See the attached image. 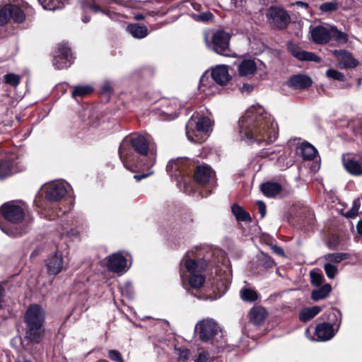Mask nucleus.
<instances>
[{
  "mask_svg": "<svg viewBox=\"0 0 362 362\" xmlns=\"http://www.w3.org/2000/svg\"><path fill=\"white\" fill-rule=\"evenodd\" d=\"M261 189L265 196L274 197L280 193L281 187L277 182H267L262 185Z\"/></svg>",
  "mask_w": 362,
  "mask_h": 362,
  "instance_id": "c85d7f7f",
  "label": "nucleus"
},
{
  "mask_svg": "<svg viewBox=\"0 0 362 362\" xmlns=\"http://www.w3.org/2000/svg\"><path fill=\"white\" fill-rule=\"evenodd\" d=\"M21 79V76L13 73L7 74L3 78L4 83L13 87H16L20 83Z\"/></svg>",
  "mask_w": 362,
  "mask_h": 362,
  "instance_id": "ea45409f",
  "label": "nucleus"
},
{
  "mask_svg": "<svg viewBox=\"0 0 362 362\" xmlns=\"http://www.w3.org/2000/svg\"><path fill=\"white\" fill-rule=\"evenodd\" d=\"M326 76L328 78H332L334 80H337L339 81H344V78H345L344 75L341 72H340L337 70L333 69H328L326 71Z\"/></svg>",
  "mask_w": 362,
  "mask_h": 362,
  "instance_id": "a18cd8bd",
  "label": "nucleus"
},
{
  "mask_svg": "<svg viewBox=\"0 0 362 362\" xmlns=\"http://www.w3.org/2000/svg\"><path fill=\"white\" fill-rule=\"evenodd\" d=\"M207 267L206 262L204 261H197L189 258L188 254H186L180 264V273L182 279H184V268L189 275L203 273Z\"/></svg>",
  "mask_w": 362,
  "mask_h": 362,
  "instance_id": "6e6552de",
  "label": "nucleus"
},
{
  "mask_svg": "<svg viewBox=\"0 0 362 362\" xmlns=\"http://www.w3.org/2000/svg\"><path fill=\"white\" fill-rule=\"evenodd\" d=\"M230 35L223 30H217L211 38V42L209 41L208 34H204V40L206 45L211 48L215 52L225 57L231 56L229 48Z\"/></svg>",
  "mask_w": 362,
  "mask_h": 362,
  "instance_id": "20e7f679",
  "label": "nucleus"
},
{
  "mask_svg": "<svg viewBox=\"0 0 362 362\" xmlns=\"http://www.w3.org/2000/svg\"><path fill=\"white\" fill-rule=\"evenodd\" d=\"M45 267L49 275L59 274L64 269L63 255L58 251L50 253L45 260Z\"/></svg>",
  "mask_w": 362,
  "mask_h": 362,
  "instance_id": "1a4fd4ad",
  "label": "nucleus"
},
{
  "mask_svg": "<svg viewBox=\"0 0 362 362\" xmlns=\"http://www.w3.org/2000/svg\"><path fill=\"white\" fill-rule=\"evenodd\" d=\"M231 211L237 221L245 222L252 221L250 215L245 211L243 207L238 204H235L231 206Z\"/></svg>",
  "mask_w": 362,
  "mask_h": 362,
  "instance_id": "7c9ffc66",
  "label": "nucleus"
},
{
  "mask_svg": "<svg viewBox=\"0 0 362 362\" xmlns=\"http://www.w3.org/2000/svg\"><path fill=\"white\" fill-rule=\"evenodd\" d=\"M216 83L211 76V73L206 71L201 77L199 84V90L206 95H214L217 92Z\"/></svg>",
  "mask_w": 362,
  "mask_h": 362,
  "instance_id": "412c9836",
  "label": "nucleus"
},
{
  "mask_svg": "<svg viewBox=\"0 0 362 362\" xmlns=\"http://www.w3.org/2000/svg\"><path fill=\"white\" fill-rule=\"evenodd\" d=\"M11 11L10 10V4L5 5L0 10V25H4L11 19Z\"/></svg>",
  "mask_w": 362,
  "mask_h": 362,
  "instance_id": "a19ab883",
  "label": "nucleus"
},
{
  "mask_svg": "<svg viewBox=\"0 0 362 362\" xmlns=\"http://www.w3.org/2000/svg\"><path fill=\"white\" fill-rule=\"evenodd\" d=\"M207 359H208V354L203 351L199 354L198 357L196 359H194V361L195 362H206Z\"/></svg>",
  "mask_w": 362,
  "mask_h": 362,
  "instance_id": "13d9d810",
  "label": "nucleus"
},
{
  "mask_svg": "<svg viewBox=\"0 0 362 362\" xmlns=\"http://www.w3.org/2000/svg\"><path fill=\"white\" fill-rule=\"evenodd\" d=\"M349 257L350 255L346 252L329 253L325 256V259L334 263H339Z\"/></svg>",
  "mask_w": 362,
  "mask_h": 362,
  "instance_id": "58836bf2",
  "label": "nucleus"
},
{
  "mask_svg": "<svg viewBox=\"0 0 362 362\" xmlns=\"http://www.w3.org/2000/svg\"><path fill=\"white\" fill-rule=\"evenodd\" d=\"M211 76L216 84L226 85L230 79L228 69L226 65H217L211 69Z\"/></svg>",
  "mask_w": 362,
  "mask_h": 362,
  "instance_id": "aec40b11",
  "label": "nucleus"
},
{
  "mask_svg": "<svg viewBox=\"0 0 362 362\" xmlns=\"http://www.w3.org/2000/svg\"><path fill=\"white\" fill-rule=\"evenodd\" d=\"M267 315V310L262 307H255L250 310V321L255 325L262 323Z\"/></svg>",
  "mask_w": 362,
  "mask_h": 362,
  "instance_id": "cd10ccee",
  "label": "nucleus"
},
{
  "mask_svg": "<svg viewBox=\"0 0 362 362\" xmlns=\"http://www.w3.org/2000/svg\"><path fill=\"white\" fill-rule=\"evenodd\" d=\"M272 250L275 254L281 257H285L284 251L281 247L278 245H272Z\"/></svg>",
  "mask_w": 362,
  "mask_h": 362,
  "instance_id": "bf43d9fd",
  "label": "nucleus"
},
{
  "mask_svg": "<svg viewBox=\"0 0 362 362\" xmlns=\"http://www.w3.org/2000/svg\"><path fill=\"white\" fill-rule=\"evenodd\" d=\"M294 4L298 6H300L302 8H308V4L306 2H304V1H297L295 2Z\"/></svg>",
  "mask_w": 362,
  "mask_h": 362,
  "instance_id": "680f3d73",
  "label": "nucleus"
},
{
  "mask_svg": "<svg viewBox=\"0 0 362 362\" xmlns=\"http://www.w3.org/2000/svg\"><path fill=\"white\" fill-rule=\"evenodd\" d=\"M240 296L244 301L252 302L257 300V293L254 290L245 288L240 291Z\"/></svg>",
  "mask_w": 362,
  "mask_h": 362,
  "instance_id": "79ce46f5",
  "label": "nucleus"
},
{
  "mask_svg": "<svg viewBox=\"0 0 362 362\" xmlns=\"http://www.w3.org/2000/svg\"><path fill=\"white\" fill-rule=\"evenodd\" d=\"M211 122L206 116L192 115L186 124V135L192 142H199V134L208 132L211 128Z\"/></svg>",
  "mask_w": 362,
  "mask_h": 362,
  "instance_id": "7ed1b4c3",
  "label": "nucleus"
},
{
  "mask_svg": "<svg viewBox=\"0 0 362 362\" xmlns=\"http://www.w3.org/2000/svg\"><path fill=\"white\" fill-rule=\"evenodd\" d=\"M4 293V288L1 286H0V310L2 308H5L6 305Z\"/></svg>",
  "mask_w": 362,
  "mask_h": 362,
  "instance_id": "864d4df0",
  "label": "nucleus"
},
{
  "mask_svg": "<svg viewBox=\"0 0 362 362\" xmlns=\"http://www.w3.org/2000/svg\"><path fill=\"white\" fill-rule=\"evenodd\" d=\"M191 6H192V8L194 9L197 10V11H199L201 8V5L199 4L191 3Z\"/></svg>",
  "mask_w": 362,
  "mask_h": 362,
  "instance_id": "69168bd1",
  "label": "nucleus"
},
{
  "mask_svg": "<svg viewBox=\"0 0 362 362\" xmlns=\"http://www.w3.org/2000/svg\"><path fill=\"white\" fill-rule=\"evenodd\" d=\"M298 153L303 160H314L317 156L316 148L308 142L302 143L298 148Z\"/></svg>",
  "mask_w": 362,
  "mask_h": 362,
  "instance_id": "bb28decb",
  "label": "nucleus"
},
{
  "mask_svg": "<svg viewBox=\"0 0 362 362\" xmlns=\"http://www.w3.org/2000/svg\"><path fill=\"white\" fill-rule=\"evenodd\" d=\"M175 353L178 356L180 361H187L189 358V351L184 346H175Z\"/></svg>",
  "mask_w": 362,
  "mask_h": 362,
  "instance_id": "49530a36",
  "label": "nucleus"
},
{
  "mask_svg": "<svg viewBox=\"0 0 362 362\" xmlns=\"http://www.w3.org/2000/svg\"><path fill=\"white\" fill-rule=\"evenodd\" d=\"M356 229H357V231L358 233L362 235V221H359L357 223V226H356Z\"/></svg>",
  "mask_w": 362,
  "mask_h": 362,
  "instance_id": "e2e57ef3",
  "label": "nucleus"
},
{
  "mask_svg": "<svg viewBox=\"0 0 362 362\" xmlns=\"http://www.w3.org/2000/svg\"><path fill=\"white\" fill-rule=\"evenodd\" d=\"M338 5L336 2H325L320 6V9L322 12H332L337 9Z\"/></svg>",
  "mask_w": 362,
  "mask_h": 362,
  "instance_id": "8fccbe9b",
  "label": "nucleus"
},
{
  "mask_svg": "<svg viewBox=\"0 0 362 362\" xmlns=\"http://www.w3.org/2000/svg\"><path fill=\"white\" fill-rule=\"evenodd\" d=\"M312 40L320 45L327 44L331 39L330 27L317 25L310 28Z\"/></svg>",
  "mask_w": 362,
  "mask_h": 362,
  "instance_id": "dca6fc26",
  "label": "nucleus"
},
{
  "mask_svg": "<svg viewBox=\"0 0 362 362\" xmlns=\"http://www.w3.org/2000/svg\"><path fill=\"white\" fill-rule=\"evenodd\" d=\"M269 25L276 29L286 28L291 22V17L288 12L278 6H271L266 13Z\"/></svg>",
  "mask_w": 362,
  "mask_h": 362,
  "instance_id": "423d86ee",
  "label": "nucleus"
},
{
  "mask_svg": "<svg viewBox=\"0 0 362 362\" xmlns=\"http://www.w3.org/2000/svg\"><path fill=\"white\" fill-rule=\"evenodd\" d=\"M134 18L137 21H141V20L144 19V16L143 14H136Z\"/></svg>",
  "mask_w": 362,
  "mask_h": 362,
  "instance_id": "338daca9",
  "label": "nucleus"
},
{
  "mask_svg": "<svg viewBox=\"0 0 362 362\" xmlns=\"http://www.w3.org/2000/svg\"><path fill=\"white\" fill-rule=\"evenodd\" d=\"M196 329L200 339L204 342L212 340L221 331L217 322L211 318L199 321L196 325Z\"/></svg>",
  "mask_w": 362,
  "mask_h": 362,
  "instance_id": "0eeeda50",
  "label": "nucleus"
},
{
  "mask_svg": "<svg viewBox=\"0 0 362 362\" xmlns=\"http://www.w3.org/2000/svg\"><path fill=\"white\" fill-rule=\"evenodd\" d=\"M330 33L332 34L331 38L338 43L344 44L348 41V35L345 33L339 30L336 27H330Z\"/></svg>",
  "mask_w": 362,
  "mask_h": 362,
  "instance_id": "c9c22d12",
  "label": "nucleus"
},
{
  "mask_svg": "<svg viewBox=\"0 0 362 362\" xmlns=\"http://www.w3.org/2000/svg\"><path fill=\"white\" fill-rule=\"evenodd\" d=\"M25 325H43L45 322V313L42 308L37 305H30L24 315Z\"/></svg>",
  "mask_w": 362,
  "mask_h": 362,
  "instance_id": "f8f14e48",
  "label": "nucleus"
},
{
  "mask_svg": "<svg viewBox=\"0 0 362 362\" xmlns=\"http://www.w3.org/2000/svg\"><path fill=\"white\" fill-rule=\"evenodd\" d=\"M341 160L344 168L349 173L356 176L362 175V163L351 154H344Z\"/></svg>",
  "mask_w": 362,
  "mask_h": 362,
  "instance_id": "6ab92c4d",
  "label": "nucleus"
},
{
  "mask_svg": "<svg viewBox=\"0 0 362 362\" xmlns=\"http://www.w3.org/2000/svg\"><path fill=\"white\" fill-rule=\"evenodd\" d=\"M120 160L127 169L151 168L156 163V150L150 136L132 134L125 137L119 147Z\"/></svg>",
  "mask_w": 362,
  "mask_h": 362,
  "instance_id": "f03ea898",
  "label": "nucleus"
},
{
  "mask_svg": "<svg viewBox=\"0 0 362 362\" xmlns=\"http://www.w3.org/2000/svg\"><path fill=\"white\" fill-rule=\"evenodd\" d=\"M243 0H231V3L235 6H239L241 5V3H242Z\"/></svg>",
  "mask_w": 362,
  "mask_h": 362,
  "instance_id": "0e129e2a",
  "label": "nucleus"
},
{
  "mask_svg": "<svg viewBox=\"0 0 362 362\" xmlns=\"http://www.w3.org/2000/svg\"><path fill=\"white\" fill-rule=\"evenodd\" d=\"M240 136L249 144H270L279 135L274 117L259 105H251L238 122Z\"/></svg>",
  "mask_w": 362,
  "mask_h": 362,
  "instance_id": "f257e3e1",
  "label": "nucleus"
},
{
  "mask_svg": "<svg viewBox=\"0 0 362 362\" xmlns=\"http://www.w3.org/2000/svg\"><path fill=\"white\" fill-rule=\"evenodd\" d=\"M57 50L58 54L53 59V65L58 69L69 67L74 61L70 48L66 44H60Z\"/></svg>",
  "mask_w": 362,
  "mask_h": 362,
  "instance_id": "9d476101",
  "label": "nucleus"
},
{
  "mask_svg": "<svg viewBox=\"0 0 362 362\" xmlns=\"http://www.w3.org/2000/svg\"><path fill=\"white\" fill-rule=\"evenodd\" d=\"M18 362H31L30 360L25 358H20L18 360Z\"/></svg>",
  "mask_w": 362,
  "mask_h": 362,
  "instance_id": "774afa93",
  "label": "nucleus"
},
{
  "mask_svg": "<svg viewBox=\"0 0 362 362\" xmlns=\"http://www.w3.org/2000/svg\"><path fill=\"white\" fill-rule=\"evenodd\" d=\"M190 16L194 20L201 22H206L213 18V14L210 11L203 12L199 14L192 13Z\"/></svg>",
  "mask_w": 362,
  "mask_h": 362,
  "instance_id": "c03bdc74",
  "label": "nucleus"
},
{
  "mask_svg": "<svg viewBox=\"0 0 362 362\" xmlns=\"http://www.w3.org/2000/svg\"><path fill=\"white\" fill-rule=\"evenodd\" d=\"M68 0H38L43 8L49 11H55L64 7L65 2Z\"/></svg>",
  "mask_w": 362,
  "mask_h": 362,
  "instance_id": "473e14b6",
  "label": "nucleus"
},
{
  "mask_svg": "<svg viewBox=\"0 0 362 362\" xmlns=\"http://www.w3.org/2000/svg\"><path fill=\"white\" fill-rule=\"evenodd\" d=\"M213 174L214 172L209 165H201L196 167L194 177L195 181L202 186H205L207 184L212 185Z\"/></svg>",
  "mask_w": 362,
  "mask_h": 362,
  "instance_id": "2eb2a0df",
  "label": "nucleus"
},
{
  "mask_svg": "<svg viewBox=\"0 0 362 362\" xmlns=\"http://www.w3.org/2000/svg\"><path fill=\"white\" fill-rule=\"evenodd\" d=\"M253 90V86L252 85L244 83L242 86L240 87V90L243 94H249Z\"/></svg>",
  "mask_w": 362,
  "mask_h": 362,
  "instance_id": "5fc2aeb1",
  "label": "nucleus"
},
{
  "mask_svg": "<svg viewBox=\"0 0 362 362\" xmlns=\"http://www.w3.org/2000/svg\"><path fill=\"white\" fill-rule=\"evenodd\" d=\"M257 70V65L254 60H243L238 66V74L240 76L247 77L253 75Z\"/></svg>",
  "mask_w": 362,
  "mask_h": 362,
  "instance_id": "a878e982",
  "label": "nucleus"
},
{
  "mask_svg": "<svg viewBox=\"0 0 362 362\" xmlns=\"http://www.w3.org/2000/svg\"><path fill=\"white\" fill-rule=\"evenodd\" d=\"M127 29L132 35L136 38H144L148 35L147 28L139 24L129 25Z\"/></svg>",
  "mask_w": 362,
  "mask_h": 362,
  "instance_id": "72a5a7b5",
  "label": "nucleus"
},
{
  "mask_svg": "<svg viewBox=\"0 0 362 362\" xmlns=\"http://www.w3.org/2000/svg\"><path fill=\"white\" fill-rule=\"evenodd\" d=\"M93 88L89 85L76 86L74 88L72 91V96L74 98L83 97L92 93Z\"/></svg>",
  "mask_w": 362,
  "mask_h": 362,
  "instance_id": "4c0bfd02",
  "label": "nucleus"
},
{
  "mask_svg": "<svg viewBox=\"0 0 362 362\" xmlns=\"http://www.w3.org/2000/svg\"><path fill=\"white\" fill-rule=\"evenodd\" d=\"M338 328L335 330L332 324L329 322H322L317 325L315 329V334L317 337L315 340L326 341L334 337Z\"/></svg>",
  "mask_w": 362,
  "mask_h": 362,
  "instance_id": "a211bd4d",
  "label": "nucleus"
},
{
  "mask_svg": "<svg viewBox=\"0 0 362 362\" xmlns=\"http://www.w3.org/2000/svg\"><path fill=\"white\" fill-rule=\"evenodd\" d=\"M321 311L319 306H313L303 309L299 313V319L301 322H308L315 317Z\"/></svg>",
  "mask_w": 362,
  "mask_h": 362,
  "instance_id": "c756f323",
  "label": "nucleus"
},
{
  "mask_svg": "<svg viewBox=\"0 0 362 362\" xmlns=\"http://www.w3.org/2000/svg\"><path fill=\"white\" fill-rule=\"evenodd\" d=\"M45 198L50 202L60 200L67 194V189L63 182H52L45 186Z\"/></svg>",
  "mask_w": 362,
  "mask_h": 362,
  "instance_id": "9b49d317",
  "label": "nucleus"
},
{
  "mask_svg": "<svg viewBox=\"0 0 362 362\" xmlns=\"http://www.w3.org/2000/svg\"><path fill=\"white\" fill-rule=\"evenodd\" d=\"M324 269L325 271L326 275L329 279H334L336 274L337 273V267L330 263H326L324 266Z\"/></svg>",
  "mask_w": 362,
  "mask_h": 362,
  "instance_id": "09e8293b",
  "label": "nucleus"
},
{
  "mask_svg": "<svg viewBox=\"0 0 362 362\" xmlns=\"http://www.w3.org/2000/svg\"><path fill=\"white\" fill-rule=\"evenodd\" d=\"M117 4L115 0H105L104 3L101 6L96 4L95 2H86L82 5V8L84 12L88 10L96 13L101 12L111 18H113L116 16V13L111 10V8H107L104 4Z\"/></svg>",
  "mask_w": 362,
  "mask_h": 362,
  "instance_id": "f3484780",
  "label": "nucleus"
},
{
  "mask_svg": "<svg viewBox=\"0 0 362 362\" xmlns=\"http://www.w3.org/2000/svg\"><path fill=\"white\" fill-rule=\"evenodd\" d=\"M310 275L311 279V284L313 285L320 286L322 284L324 276L321 274L312 271L310 272Z\"/></svg>",
  "mask_w": 362,
  "mask_h": 362,
  "instance_id": "de8ad7c7",
  "label": "nucleus"
},
{
  "mask_svg": "<svg viewBox=\"0 0 362 362\" xmlns=\"http://www.w3.org/2000/svg\"><path fill=\"white\" fill-rule=\"evenodd\" d=\"M359 206V204L354 202L352 208L346 212V216L348 218L356 217L358 211Z\"/></svg>",
  "mask_w": 362,
  "mask_h": 362,
  "instance_id": "603ef678",
  "label": "nucleus"
},
{
  "mask_svg": "<svg viewBox=\"0 0 362 362\" xmlns=\"http://www.w3.org/2000/svg\"><path fill=\"white\" fill-rule=\"evenodd\" d=\"M10 10L11 11V19L16 23H22L25 18V15L23 10L16 5L10 4Z\"/></svg>",
  "mask_w": 362,
  "mask_h": 362,
  "instance_id": "e433bc0d",
  "label": "nucleus"
},
{
  "mask_svg": "<svg viewBox=\"0 0 362 362\" xmlns=\"http://www.w3.org/2000/svg\"><path fill=\"white\" fill-rule=\"evenodd\" d=\"M109 358L114 362H124L120 352L115 349H110L108 351Z\"/></svg>",
  "mask_w": 362,
  "mask_h": 362,
  "instance_id": "3c124183",
  "label": "nucleus"
},
{
  "mask_svg": "<svg viewBox=\"0 0 362 362\" xmlns=\"http://www.w3.org/2000/svg\"><path fill=\"white\" fill-rule=\"evenodd\" d=\"M25 168L26 162L24 158L18 157L14 153H8L0 161V179H4Z\"/></svg>",
  "mask_w": 362,
  "mask_h": 362,
  "instance_id": "39448f33",
  "label": "nucleus"
},
{
  "mask_svg": "<svg viewBox=\"0 0 362 362\" xmlns=\"http://www.w3.org/2000/svg\"><path fill=\"white\" fill-rule=\"evenodd\" d=\"M152 173H153V171H151L150 173H146V174H145V173H143V174H141V175H135L134 176V177L136 180L139 181V180H141V179H144V178L147 177L148 176H149V175H151Z\"/></svg>",
  "mask_w": 362,
  "mask_h": 362,
  "instance_id": "052dcab7",
  "label": "nucleus"
},
{
  "mask_svg": "<svg viewBox=\"0 0 362 362\" xmlns=\"http://www.w3.org/2000/svg\"><path fill=\"white\" fill-rule=\"evenodd\" d=\"M332 53L339 60V64L342 68H355L358 64V62L346 50L335 49L332 51Z\"/></svg>",
  "mask_w": 362,
  "mask_h": 362,
  "instance_id": "4be33fe9",
  "label": "nucleus"
},
{
  "mask_svg": "<svg viewBox=\"0 0 362 362\" xmlns=\"http://www.w3.org/2000/svg\"><path fill=\"white\" fill-rule=\"evenodd\" d=\"M264 264L267 267L272 268V267H273L274 266L275 262L272 259V257H270L268 255H264Z\"/></svg>",
  "mask_w": 362,
  "mask_h": 362,
  "instance_id": "4d7b16f0",
  "label": "nucleus"
},
{
  "mask_svg": "<svg viewBox=\"0 0 362 362\" xmlns=\"http://www.w3.org/2000/svg\"><path fill=\"white\" fill-rule=\"evenodd\" d=\"M122 296L132 298L134 295L133 286L131 282H125L120 286Z\"/></svg>",
  "mask_w": 362,
  "mask_h": 362,
  "instance_id": "37998d69",
  "label": "nucleus"
},
{
  "mask_svg": "<svg viewBox=\"0 0 362 362\" xmlns=\"http://www.w3.org/2000/svg\"><path fill=\"white\" fill-rule=\"evenodd\" d=\"M288 85L295 89L306 88L312 85V80L306 75H294L289 79Z\"/></svg>",
  "mask_w": 362,
  "mask_h": 362,
  "instance_id": "393cba45",
  "label": "nucleus"
},
{
  "mask_svg": "<svg viewBox=\"0 0 362 362\" xmlns=\"http://www.w3.org/2000/svg\"><path fill=\"white\" fill-rule=\"evenodd\" d=\"M206 281V276L202 273L189 275V284L193 288L198 289L202 288Z\"/></svg>",
  "mask_w": 362,
  "mask_h": 362,
  "instance_id": "f704fd0d",
  "label": "nucleus"
},
{
  "mask_svg": "<svg viewBox=\"0 0 362 362\" xmlns=\"http://www.w3.org/2000/svg\"><path fill=\"white\" fill-rule=\"evenodd\" d=\"M257 204L261 217L263 218L266 214V205L262 201H257Z\"/></svg>",
  "mask_w": 362,
  "mask_h": 362,
  "instance_id": "6e6d98bb",
  "label": "nucleus"
},
{
  "mask_svg": "<svg viewBox=\"0 0 362 362\" xmlns=\"http://www.w3.org/2000/svg\"><path fill=\"white\" fill-rule=\"evenodd\" d=\"M332 291V287L329 284H326L317 289L312 291L311 298L313 300L317 301L321 299H324L329 296Z\"/></svg>",
  "mask_w": 362,
  "mask_h": 362,
  "instance_id": "2f4dec72",
  "label": "nucleus"
},
{
  "mask_svg": "<svg viewBox=\"0 0 362 362\" xmlns=\"http://www.w3.org/2000/svg\"><path fill=\"white\" fill-rule=\"evenodd\" d=\"M288 49L291 54L300 61L320 62L321 58L314 52L303 50L297 45L292 42L288 44Z\"/></svg>",
  "mask_w": 362,
  "mask_h": 362,
  "instance_id": "4468645a",
  "label": "nucleus"
},
{
  "mask_svg": "<svg viewBox=\"0 0 362 362\" xmlns=\"http://www.w3.org/2000/svg\"><path fill=\"white\" fill-rule=\"evenodd\" d=\"M25 338L33 344H39L44 336L43 325H26Z\"/></svg>",
  "mask_w": 362,
  "mask_h": 362,
  "instance_id": "b1692460",
  "label": "nucleus"
},
{
  "mask_svg": "<svg viewBox=\"0 0 362 362\" xmlns=\"http://www.w3.org/2000/svg\"><path fill=\"white\" fill-rule=\"evenodd\" d=\"M194 163L187 158H177L175 160H170L167 165V170L176 173L177 171L184 172L187 170H191V167H194Z\"/></svg>",
  "mask_w": 362,
  "mask_h": 362,
  "instance_id": "5701e85b",
  "label": "nucleus"
},
{
  "mask_svg": "<svg viewBox=\"0 0 362 362\" xmlns=\"http://www.w3.org/2000/svg\"><path fill=\"white\" fill-rule=\"evenodd\" d=\"M106 259L107 267L111 272L123 273L128 269L127 259L120 252L113 253L108 256Z\"/></svg>",
  "mask_w": 362,
  "mask_h": 362,
  "instance_id": "ddd939ff",
  "label": "nucleus"
}]
</instances>
